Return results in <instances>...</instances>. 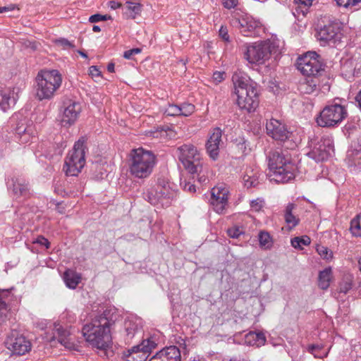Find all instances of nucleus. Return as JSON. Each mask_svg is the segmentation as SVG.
I'll return each instance as SVG.
<instances>
[{
    "instance_id": "nucleus-1",
    "label": "nucleus",
    "mask_w": 361,
    "mask_h": 361,
    "mask_svg": "<svg viewBox=\"0 0 361 361\" xmlns=\"http://www.w3.org/2000/svg\"><path fill=\"white\" fill-rule=\"evenodd\" d=\"M118 317V314L112 310H106L96 316L82 328L85 340L98 349H105L111 341V332Z\"/></svg>"
},
{
    "instance_id": "nucleus-2",
    "label": "nucleus",
    "mask_w": 361,
    "mask_h": 361,
    "mask_svg": "<svg viewBox=\"0 0 361 361\" xmlns=\"http://www.w3.org/2000/svg\"><path fill=\"white\" fill-rule=\"evenodd\" d=\"M271 181L285 183L295 178L297 167L290 154L281 149L271 150L267 154Z\"/></svg>"
},
{
    "instance_id": "nucleus-3",
    "label": "nucleus",
    "mask_w": 361,
    "mask_h": 361,
    "mask_svg": "<svg viewBox=\"0 0 361 361\" xmlns=\"http://www.w3.org/2000/svg\"><path fill=\"white\" fill-rule=\"evenodd\" d=\"M63 78L56 69H42L35 78L36 98L39 101L51 100L62 85Z\"/></svg>"
},
{
    "instance_id": "nucleus-4",
    "label": "nucleus",
    "mask_w": 361,
    "mask_h": 361,
    "mask_svg": "<svg viewBox=\"0 0 361 361\" xmlns=\"http://www.w3.org/2000/svg\"><path fill=\"white\" fill-rule=\"evenodd\" d=\"M156 156L143 148L133 149L129 161V170L132 176L143 179L148 178L156 165Z\"/></svg>"
},
{
    "instance_id": "nucleus-5",
    "label": "nucleus",
    "mask_w": 361,
    "mask_h": 361,
    "mask_svg": "<svg viewBox=\"0 0 361 361\" xmlns=\"http://www.w3.org/2000/svg\"><path fill=\"white\" fill-rule=\"evenodd\" d=\"M85 138H80L75 142L73 149L67 154L63 166V171L67 176H78L84 167L85 164Z\"/></svg>"
},
{
    "instance_id": "nucleus-6",
    "label": "nucleus",
    "mask_w": 361,
    "mask_h": 361,
    "mask_svg": "<svg viewBox=\"0 0 361 361\" xmlns=\"http://www.w3.org/2000/svg\"><path fill=\"white\" fill-rule=\"evenodd\" d=\"M178 158L189 173L203 171V163L197 148L191 144H185L178 149Z\"/></svg>"
},
{
    "instance_id": "nucleus-7",
    "label": "nucleus",
    "mask_w": 361,
    "mask_h": 361,
    "mask_svg": "<svg viewBox=\"0 0 361 361\" xmlns=\"http://www.w3.org/2000/svg\"><path fill=\"white\" fill-rule=\"evenodd\" d=\"M315 37L322 46L336 45L342 38L341 23L336 20H329L317 29Z\"/></svg>"
},
{
    "instance_id": "nucleus-8",
    "label": "nucleus",
    "mask_w": 361,
    "mask_h": 361,
    "mask_svg": "<svg viewBox=\"0 0 361 361\" xmlns=\"http://www.w3.org/2000/svg\"><path fill=\"white\" fill-rule=\"evenodd\" d=\"M346 116L345 106L334 102L324 108L317 118V123L322 127H331L340 123Z\"/></svg>"
},
{
    "instance_id": "nucleus-9",
    "label": "nucleus",
    "mask_w": 361,
    "mask_h": 361,
    "mask_svg": "<svg viewBox=\"0 0 361 361\" xmlns=\"http://www.w3.org/2000/svg\"><path fill=\"white\" fill-rule=\"evenodd\" d=\"M271 53L270 42H259L246 45L243 54L250 63L260 65L269 59Z\"/></svg>"
},
{
    "instance_id": "nucleus-10",
    "label": "nucleus",
    "mask_w": 361,
    "mask_h": 361,
    "mask_svg": "<svg viewBox=\"0 0 361 361\" xmlns=\"http://www.w3.org/2000/svg\"><path fill=\"white\" fill-rule=\"evenodd\" d=\"M298 69L302 75L307 77H315L324 70V65L321 57L315 51H308L298 58L297 61Z\"/></svg>"
},
{
    "instance_id": "nucleus-11",
    "label": "nucleus",
    "mask_w": 361,
    "mask_h": 361,
    "mask_svg": "<svg viewBox=\"0 0 361 361\" xmlns=\"http://www.w3.org/2000/svg\"><path fill=\"white\" fill-rule=\"evenodd\" d=\"M157 346V340L152 336L125 351L123 356L126 361H145L149 353Z\"/></svg>"
},
{
    "instance_id": "nucleus-12",
    "label": "nucleus",
    "mask_w": 361,
    "mask_h": 361,
    "mask_svg": "<svg viewBox=\"0 0 361 361\" xmlns=\"http://www.w3.org/2000/svg\"><path fill=\"white\" fill-rule=\"evenodd\" d=\"M6 345L13 355H24L32 349V344L29 339L18 332L12 331L7 337Z\"/></svg>"
},
{
    "instance_id": "nucleus-13",
    "label": "nucleus",
    "mask_w": 361,
    "mask_h": 361,
    "mask_svg": "<svg viewBox=\"0 0 361 361\" xmlns=\"http://www.w3.org/2000/svg\"><path fill=\"white\" fill-rule=\"evenodd\" d=\"M229 190L224 185L214 186L211 190L209 203L212 209L218 214L225 212L228 205Z\"/></svg>"
},
{
    "instance_id": "nucleus-14",
    "label": "nucleus",
    "mask_w": 361,
    "mask_h": 361,
    "mask_svg": "<svg viewBox=\"0 0 361 361\" xmlns=\"http://www.w3.org/2000/svg\"><path fill=\"white\" fill-rule=\"evenodd\" d=\"M310 147L312 149L307 154L317 162L326 160L334 152L333 142L328 137L322 138L313 147L312 142Z\"/></svg>"
},
{
    "instance_id": "nucleus-15",
    "label": "nucleus",
    "mask_w": 361,
    "mask_h": 361,
    "mask_svg": "<svg viewBox=\"0 0 361 361\" xmlns=\"http://www.w3.org/2000/svg\"><path fill=\"white\" fill-rule=\"evenodd\" d=\"M81 111V104L78 102L71 99L65 101L61 118V126L68 128L73 125L78 119Z\"/></svg>"
},
{
    "instance_id": "nucleus-16",
    "label": "nucleus",
    "mask_w": 361,
    "mask_h": 361,
    "mask_svg": "<svg viewBox=\"0 0 361 361\" xmlns=\"http://www.w3.org/2000/svg\"><path fill=\"white\" fill-rule=\"evenodd\" d=\"M266 130L269 137L280 142L289 140L292 136V133L288 130L286 125L281 121L275 118L267 121Z\"/></svg>"
},
{
    "instance_id": "nucleus-17",
    "label": "nucleus",
    "mask_w": 361,
    "mask_h": 361,
    "mask_svg": "<svg viewBox=\"0 0 361 361\" xmlns=\"http://www.w3.org/2000/svg\"><path fill=\"white\" fill-rule=\"evenodd\" d=\"M236 104L240 109L247 112L254 111L259 104V98L257 87H250L243 91V94H235Z\"/></svg>"
},
{
    "instance_id": "nucleus-18",
    "label": "nucleus",
    "mask_w": 361,
    "mask_h": 361,
    "mask_svg": "<svg viewBox=\"0 0 361 361\" xmlns=\"http://www.w3.org/2000/svg\"><path fill=\"white\" fill-rule=\"evenodd\" d=\"M156 193H159L161 206L168 207L176 196L173 185L164 178H158L156 185Z\"/></svg>"
},
{
    "instance_id": "nucleus-19",
    "label": "nucleus",
    "mask_w": 361,
    "mask_h": 361,
    "mask_svg": "<svg viewBox=\"0 0 361 361\" xmlns=\"http://www.w3.org/2000/svg\"><path fill=\"white\" fill-rule=\"evenodd\" d=\"M222 137V130L219 128H215L209 134V139L206 143V150L212 160H216L219 154V148Z\"/></svg>"
},
{
    "instance_id": "nucleus-20",
    "label": "nucleus",
    "mask_w": 361,
    "mask_h": 361,
    "mask_svg": "<svg viewBox=\"0 0 361 361\" xmlns=\"http://www.w3.org/2000/svg\"><path fill=\"white\" fill-rule=\"evenodd\" d=\"M142 319L135 315L127 317L124 322L123 336L126 342L130 341L135 334L141 332Z\"/></svg>"
},
{
    "instance_id": "nucleus-21",
    "label": "nucleus",
    "mask_w": 361,
    "mask_h": 361,
    "mask_svg": "<svg viewBox=\"0 0 361 361\" xmlns=\"http://www.w3.org/2000/svg\"><path fill=\"white\" fill-rule=\"evenodd\" d=\"M232 81L234 85V93L243 94V91L247 90L250 87H256L249 75L240 70L234 72L232 76Z\"/></svg>"
},
{
    "instance_id": "nucleus-22",
    "label": "nucleus",
    "mask_w": 361,
    "mask_h": 361,
    "mask_svg": "<svg viewBox=\"0 0 361 361\" xmlns=\"http://www.w3.org/2000/svg\"><path fill=\"white\" fill-rule=\"evenodd\" d=\"M18 98L15 89L0 88V109L6 111L15 105Z\"/></svg>"
},
{
    "instance_id": "nucleus-23",
    "label": "nucleus",
    "mask_w": 361,
    "mask_h": 361,
    "mask_svg": "<svg viewBox=\"0 0 361 361\" xmlns=\"http://www.w3.org/2000/svg\"><path fill=\"white\" fill-rule=\"evenodd\" d=\"M259 173L257 167L254 166H247L242 174V180L245 187L250 188L257 186L259 181Z\"/></svg>"
},
{
    "instance_id": "nucleus-24",
    "label": "nucleus",
    "mask_w": 361,
    "mask_h": 361,
    "mask_svg": "<svg viewBox=\"0 0 361 361\" xmlns=\"http://www.w3.org/2000/svg\"><path fill=\"white\" fill-rule=\"evenodd\" d=\"M157 353L162 361H181L180 350L174 345L164 348Z\"/></svg>"
},
{
    "instance_id": "nucleus-25",
    "label": "nucleus",
    "mask_w": 361,
    "mask_h": 361,
    "mask_svg": "<svg viewBox=\"0 0 361 361\" xmlns=\"http://www.w3.org/2000/svg\"><path fill=\"white\" fill-rule=\"evenodd\" d=\"M54 331L58 336V341L63 345L65 348L71 349L73 347V343L69 338V332L61 325L55 324Z\"/></svg>"
},
{
    "instance_id": "nucleus-26",
    "label": "nucleus",
    "mask_w": 361,
    "mask_h": 361,
    "mask_svg": "<svg viewBox=\"0 0 361 361\" xmlns=\"http://www.w3.org/2000/svg\"><path fill=\"white\" fill-rule=\"evenodd\" d=\"M12 298L9 290H0V322L4 321L8 312V304Z\"/></svg>"
},
{
    "instance_id": "nucleus-27",
    "label": "nucleus",
    "mask_w": 361,
    "mask_h": 361,
    "mask_svg": "<svg viewBox=\"0 0 361 361\" xmlns=\"http://www.w3.org/2000/svg\"><path fill=\"white\" fill-rule=\"evenodd\" d=\"M318 84V79L316 77H307L300 81L298 90L302 94H311L314 92Z\"/></svg>"
},
{
    "instance_id": "nucleus-28",
    "label": "nucleus",
    "mask_w": 361,
    "mask_h": 361,
    "mask_svg": "<svg viewBox=\"0 0 361 361\" xmlns=\"http://www.w3.org/2000/svg\"><path fill=\"white\" fill-rule=\"evenodd\" d=\"M266 338L262 333L250 331L245 335V343L251 346L260 347L264 345Z\"/></svg>"
},
{
    "instance_id": "nucleus-29",
    "label": "nucleus",
    "mask_w": 361,
    "mask_h": 361,
    "mask_svg": "<svg viewBox=\"0 0 361 361\" xmlns=\"http://www.w3.org/2000/svg\"><path fill=\"white\" fill-rule=\"evenodd\" d=\"M80 276L73 270L68 269L63 274V281L68 288L75 289L80 282Z\"/></svg>"
},
{
    "instance_id": "nucleus-30",
    "label": "nucleus",
    "mask_w": 361,
    "mask_h": 361,
    "mask_svg": "<svg viewBox=\"0 0 361 361\" xmlns=\"http://www.w3.org/2000/svg\"><path fill=\"white\" fill-rule=\"evenodd\" d=\"M295 204L288 203L284 212V219L289 230L293 229L299 224V219L293 214Z\"/></svg>"
},
{
    "instance_id": "nucleus-31",
    "label": "nucleus",
    "mask_w": 361,
    "mask_h": 361,
    "mask_svg": "<svg viewBox=\"0 0 361 361\" xmlns=\"http://www.w3.org/2000/svg\"><path fill=\"white\" fill-rule=\"evenodd\" d=\"M332 279V270L331 267L324 269L319 271L318 277V286L323 290L327 289L330 286Z\"/></svg>"
},
{
    "instance_id": "nucleus-32",
    "label": "nucleus",
    "mask_w": 361,
    "mask_h": 361,
    "mask_svg": "<svg viewBox=\"0 0 361 361\" xmlns=\"http://www.w3.org/2000/svg\"><path fill=\"white\" fill-rule=\"evenodd\" d=\"M12 122H17L16 126L14 128L15 137L16 140H19L22 135L28 133L31 130V127H28L25 120H20L18 121V116L14 115L11 118Z\"/></svg>"
},
{
    "instance_id": "nucleus-33",
    "label": "nucleus",
    "mask_w": 361,
    "mask_h": 361,
    "mask_svg": "<svg viewBox=\"0 0 361 361\" xmlns=\"http://www.w3.org/2000/svg\"><path fill=\"white\" fill-rule=\"evenodd\" d=\"M13 192L16 197L25 196L27 193V185L23 179L13 180Z\"/></svg>"
},
{
    "instance_id": "nucleus-34",
    "label": "nucleus",
    "mask_w": 361,
    "mask_h": 361,
    "mask_svg": "<svg viewBox=\"0 0 361 361\" xmlns=\"http://www.w3.org/2000/svg\"><path fill=\"white\" fill-rule=\"evenodd\" d=\"M143 197L152 205H157L159 204L161 205V201L159 193H156V188H147L143 192Z\"/></svg>"
},
{
    "instance_id": "nucleus-35",
    "label": "nucleus",
    "mask_w": 361,
    "mask_h": 361,
    "mask_svg": "<svg viewBox=\"0 0 361 361\" xmlns=\"http://www.w3.org/2000/svg\"><path fill=\"white\" fill-rule=\"evenodd\" d=\"M236 24L240 28V32L244 33L245 35H247L246 34L247 32H251L254 28L258 26L259 23L252 22V20H249L248 18H243L241 20H235Z\"/></svg>"
},
{
    "instance_id": "nucleus-36",
    "label": "nucleus",
    "mask_w": 361,
    "mask_h": 361,
    "mask_svg": "<svg viewBox=\"0 0 361 361\" xmlns=\"http://www.w3.org/2000/svg\"><path fill=\"white\" fill-rule=\"evenodd\" d=\"M142 5L136 1H127L125 6L126 12L129 13V16L135 18L141 12Z\"/></svg>"
},
{
    "instance_id": "nucleus-37",
    "label": "nucleus",
    "mask_w": 361,
    "mask_h": 361,
    "mask_svg": "<svg viewBox=\"0 0 361 361\" xmlns=\"http://www.w3.org/2000/svg\"><path fill=\"white\" fill-rule=\"evenodd\" d=\"M259 245L263 249H270L272 247L271 237L265 231H260L258 235Z\"/></svg>"
},
{
    "instance_id": "nucleus-38",
    "label": "nucleus",
    "mask_w": 361,
    "mask_h": 361,
    "mask_svg": "<svg viewBox=\"0 0 361 361\" xmlns=\"http://www.w3.org/2000/svg\"><path fill=\"white\" fill-rule=\"evenodd\" d=\"M313 0H295L296 5L295 11L300 14V13L305 16L310 7L312 5Z\"/></svg>"
},
{
    "instance_id": "nucleus-39",
    "label": "nucleus",
    "mask_w": 361,
    "mask_h": 361,
    "mask_svg": "<svg viewBox=\"0 0 361 361\" xmlns=\"http://www.w3.org/2000/svg\"><path fill=\"white\" fill-rule=\"evenodd\" d=\"M308 352L314 355L316 358H324L328 355L329 351L323 350L322 345H310L307 348Z\"/></svg>"
},
{
    "instance_id": "nucleus-40",
    "label": "nucleus",
    "mask_w": 361,
    "mask_h": 361,
    "mask_svg": "<svg viewBox=\"0 0 361 361\" xmlns=\"http://www.w3.org/2000/svg\"><path fill=\"white\" fill-rule=\"evenodd\" d=\"M360 214H357L351 221H350V230L353 235L358 237L361 236V226H360Z\"/></svg>"
},
{
    "instance_id": "nucleus-41",
    "label": "nucleus",
    "mask_w": 361,
    "mask_h": 361,
    "mask_svg": "<svg viewBox=\"0 0 361 361\" xmlns=\"http://www.w3.org/2000/svg\"><path fill=\"white\" fill-rule=\"evenodd\" d=\"M311 243L310 238L304 235L302 237H295L291 240V245L295 248L302 250L303 245H308Z\"/></svg>"
},
{
    "instance_id": "nucleus-42",
    "label": "nucleus",
    "mask_w": 361,
    "mask_h": 361,
    "mask_svg": "<svg viewBox=\"0 0 361 361\" xmlns=\"http://www.w3.org/2000/svg\"><path fill=\"white\" fill-rule=\"evenodd\" d=\"M179 109L180 111L179 116H189L195 111V107L192 104L183 103L179 106Z\"/></svg>"
},
{
    "instance_id": "nucleus-43",
    "label": "nucleus",
    "mask_w": 361,
    "mask_h": 361,
    "mask_svg": "<svg viewBox=\"0 0 361 361\" xmlns=\"http://www.w3.org/2000/svg\"><path fill=\"white\" fill-rule=\"evenodd\" d=\"M316 250L317 253L324 259L331 260L333 258V252L328 247L323 245H317Z\"/></svg>"
},
{
    "instance_id": "nucleus-44",
    "label": "nucleus",
    "mask_w": 361,
    "mask_h": 361,
    "mask_svg": "<svg viewBox=\"0 0 361 361\" xmlns=\"http://www.w3.org/2000/svg\"><path fill=\"white\" fill-rule=\"evenodd\" d=\"M192 175V178H197L198 182L204 184L208 181L207 168L203 166V171L197 173H190Z\"/></svg>"
},
{
    "instance_id": "nucleus-45",
    "label": "nucleus",
    "mask_w": 361,
    "mask_h": 361,
    "mask_svg": "<svg viewBox=\"0 0 361 361\" xmlns=\"http://www.w3.org/2000/svg\"><path fill=\"white\" fill-rule=\"evenodd\" d=\"M180 112L179 106L176 104H169L164 110V114L168 116H178Z\"/></svg>"
},
{
    "instance_id": "nucleus-46",
    "label": "nucleus",
    "mask_w": 361,
    "mask_h": 361,
    "mask_svg": "<svg viewBox=\"0 0 361 361\" xmlns=\"http://www.w3.org/2000/svg\"><path fill=\"white\" fill-rule=\"evenodd\" d=\"M227 233L230 238H238L244 234V231L242 227L234 226L227 230Z\"/></svg>"
},
{
    "instance_id": "nucleus-47",
    "label": "nucleus",
    "mask_w": 361,
    "mask_h": 361,
    "mask_svg": "<svg viewBox=\"0 0 361 361\" xmlns=\"http://www.w3.org/2000/svg\"><path fill=\"white\" fill-rule=\"evenodd\" d=\"M352 288V280L347 279L339 284V293H347Z\"/></svg>"
},
{
    "instance_id": "nucleus-48",
    "label": "nucleus",
    "mask_w": 361,
    "mask_h": 361,
    "mask_svg": "<svg viewBox=\"0 0 361 361\" xmlns=\"http://www.w3.org/2000/svg\"><path fill=\"white\" fill-rule=\"evenodd\" d=\"M111 19V16L108 15H101L99 13L92 15L89 18V21L92 23H98L99 21H104Z\"/></svg>"
},
{
    "instance_id": "nucleus-49",
    "label": "nucleus",
    "mask_w": 361,
    "mask_h": 361,
    "mask_svg": "<svg viewBox=\"0 0 361 361\" xmlns=\"http://www.w3.org/2000/svg\"><path fill=\"white\" fill-rule=\"evenodd\" d=\"M335 1L339 6L348 8L356 6L358 3L361 2V0H335Z\"/></svg>"
},
{
    "instance_id": "nucleus-50",
    "label": "nucleus",
    "mask_w": 361,
    "mask_h": 361,
    "mask_svg": "<svg viewBox=\"0 0 361 361\" xmlns=\"http://www.w3.org/2000/svg\"><path fill=\"white\" fill-rule=\"evenodd\" d=\"M264 206V200L262 198H257L250 202V207L252 210L259 212Z\"/></svg>"
},
{
    "instance_id": "nucleus-51",
    "label": "nucleus",
    "mask_w": 361,
    "mask_h": 361,
    "mask_svg": "<svg viewBox=\"0 0 361 361\" xmlns=\"http://www.w3.org/2000/svg\"><path fill=\"white\" fill-rule=\"evenodd\" d=\"M226 74L224 72L216 71L213 73L212 80L216 84H219L225 80Z\"/></svg>"
},
{
    "instance_id": "nucleus-52",
    "label": "nucleus",
    "mask_w": 361,
    "mask_h": 361,
    "mask_svg": "<svg viewBox=\"0 0 361 361\" xmlns=\"http://www.w3.org/2000/svg\"><path fill=\"white\" fill-rule=\"evenodd\" d=\"M223 6L227 9L235 8L238 4V0H220Z\"/></svg>"
},
{
    "instance_id": "nucleus-53",
    "label": "nucleus",
    "mask_w": 361,
    "mask_h": 361,
    "mask_svg": "<svg viewBox=\"0 0 361 361\" xmlns=\"http://www.w3.org/2000/svg\"><path fill=\"white\" fill-rule=\"evenodd\" d=\"M219 37L226 42H230L229 35L226 27L221 26L219 31Z\"/></svg>"
},
{
    "instance_id": "nucleus-54",
    "label": "nucleus",
    "mask_w": 361,
    "mask_h": 361,
    "mask_svg": "<svg viewBox=\"0 0 361 361\" xmlns=\"http://www.w3.org/2000/svg\"><path fill=\"white\" fill-rule=\"evenodd\" d=\"M56 43L59 46L66 49L74 47V45L71 42L63 38L58 39Z\"/></svg>"
},
{
    "instance_id": "nucleus-55",
    "label": "nucleus",
    "mask_w": 361,
    "mask_h": 361,
    "mask_svg": "<svg viewBox=\"0 0 361 361\" xmlns=\"http://www.w3.org/2000/svg\"><path fill=\"white\" fill-rule=\"evenodd\" d=\"M33 243L44 246L47 249H48L50 245L49 240L42 235L38 236L35 240H33Z\"/></svg>"
},
{
    "instance_id": "nucleus-56",
    "label": "nucleus",
    "mask_w": 361,
    "mask_h": 361,
    "mask_svg": "<svg viewBox=\"0 0 361 361\" xmlns=\"http://www.w3.org/2000/svg\"><path fill=\"white\" fill-rule=\"evenodd\" d=\"M141 52V49L139 48H134L130 50H127L123 54V57L127 59H130L135 54H140Z\"/></svg>"
},
{
    "instance_id": "nucleus-57",
    "label": "nucleus",
    "mask_w": 361,
    "mask_h": 361,
    "mask_svg": "<svg viewBox=\"0 0 361 361\" xmlns=\"http://www.w3.org/2000/svg\"><path fill=\"white\" fill-rule=\"evenodd\" d=\"M32 137V130H30L28 133L22 135V137H20V139L18 140V141L21 144H27Z\"/></svg>"
},
{
    "instance_id": "nucleus-58",
    "label": "nucleus",
    "mask_w": 361,
    "mask_h": 361,
    "mask_svg": "<svg viewBox=\"0 0 361 361\" xmlns=\"http://www.w3.org/2000/svg\"><path fill=\"white\" fill-rule=\"evenodd\" d=\"M89 74L92 78H97L101 76V71L95 66H92L89 68Z\"/></svg>"
},
{
    "instance_id": "nucleus-59",
    "label": "nucleus",
    "mask_w": 361,
    "mask_h": 361,
    "mask_svg": "<svg viewBox=\"0 0 361 361\" xmlns=\"http://www.w3.org/2000/svg\"><path fill=\"white\" fill-rule=\"evenodd\" d=\"M183 189L190 192H195L196 191L195 185L190 182L185 183Z\"/></svg>"
},
{
    "instance_id": "nucleus-60",
    "label": "nucleus",
    "mask_w": 361,
    "mask_h": 361,
    "mask_svg": "<svg viewBox=\"0 0 361 361\" xmlns=\"http://www.w3.org/2000/svg\"><path fill=\"white\" fill-rule=\"evenodd\" d=\"M65 317H68V322L71 323L75 321V316L74 314H73L72 312H70L68 311H66L65 313H63V319Z\"/></svg>"
},
{
    "instance_id": "nucleus-61",
    "label": "nucleus",
    "mask_w": 361,
    "mask_h": 361,
    "mask_svg": "<svg viewBox=\"0 0 361 361\" xmlns=\"http://www.w3.org/2000/svg\"><path fill=\"white\" fill-rule=\"evenodd\" d=\"M109 6L111 9L116 10L121 6V4L115 1H111L109 3Z\"/></svg>"
},
{
    "instance_id": "nucleus-62",
    "label": "nucleus",
    "mask_w": 361,
    "mask_h": 361,
    "mask_svg": "<svg viewBox=\"0 0 361 361\" xmlns=\"http://www.w3.org/2000/svg\"><path fill=\"white\" fill-rule=\"evenodd\" d=\"M149 361H162L160 357L158 355L157 353H156L154 355H153Z\"/></svg>"
},
{
    "instance_id": "nucleus-63",
    "label": "nucleus",
    "mask_w": 361,
    "mask_h": 361,
    "mask_svg": "<svg viewBox=\"0 0 361 361\" xmlns=\"http://www.w3.org/2000/svg\"><path fill=\"white\" fill-rule=\"evenodd\" d=\"M107 70L110 73L114 72V64L113 63H110L107 66Z\"/></svg>"
},
{
    "instance_id": "nucleus-64",
    "label": "nucleus",
    "mask_w": 361,
    "mask_h": 361,
    "mask_svg": "<svg viewBox=\"0 0 361 361\" xmlns=\"http://www.w3.org/2000/svg\"><path fill=\"white\" fill-rule=\"evenodd\" d=\"M355 99L356 101L358 102L360 108L361 109V90L359 92Z\"/></svg>"
}]
</instances>
